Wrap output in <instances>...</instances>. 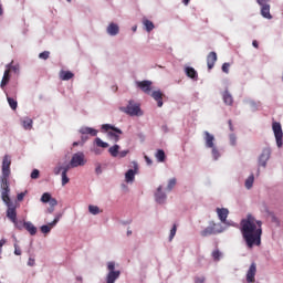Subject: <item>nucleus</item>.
<instances>
[{"mask_svg": "<svg viewBox=\"0 0 283 283\" xmlns=\"http://www.w3.org/2000/svg\"><path fill=\"white\" fill-rule=\"evenodd\" d=\"M57 223H59V218H55L51 223H49L46 226H42L41 231L43 233H50L52 231V228L56 227Z\"/></svg>", "mask_w": 283, "mask_h": 283, "instance_id": "21", "label": "nucleus"}, {"mask_svg": "<svg viewBox=\"0 0 283 283\" xmlns=\"http://www.w3.org/2000/svg\"><path fill=\"white\" fill-rule=\"evenodd\" d=\"M155 158H157L158 163H165L167 156L165 155V150L158 149L155 154Z\"/></svg>", "mask_w": 283, "mask_h": 283, "instance_id": "27", "label": "nucleus"}, {"mask_svg": "<svg viewBox=\"0 0 283 283\" xmlns=\"http://www.w3.org/2000/svg\"><path fill=\"white\" fill-rule=\"evenodd\" d=\"M138 171V166H135V169H129L126 174H125V180L126 182H133L134 180H136V172Z\"/></svg>", "mask_w": 283, "mask_h": 283, "instance_id": "17", "label": "nucleus"}, {"mask_svg": "<svg viewBox=\"0 0 283 283\" xmlns=\"http://www.w3.org/2000/svg\"><path fill=\"white\" fill-rule=\"evenodd\" d=\"M235 143H237V137H235V135L231 134L230 135V145H232L234 147Z\"/></svg>", "mask_w": 283, "mask_h": 283, "instance_id": "46", "label": "nucleus"}, {"mask_svg": "<svg viewBox=\"0 0 283 283\" xmlns=\"http://www.w3.org/2000/svg\"><path fill=\"white\" fill-rule=\"evenodd\" d=\"M195 283H205V277H195Z\"/></svg>", "mask_w": 283, "mask_h": 283, "instance_id": "52", "label": "nucleus"}, {"mask_svg": "<svg viewBox=\"0 0 283 283\" xmlns=\"http://www.w3.org/2000/svg\"><path fill=\"white\" fill-rule=\"evenodd\" d=\"M228 125L230 127V132H233V123L231 122V119H229Z\"/></svg>", "mask_w": 283, "mask_h": 283, "instance_id": "58", "label": "nucleus"}, {"mask_svg": "<svg viewBox=\"0 0 283 283\" xmlns=\"http://www.w3.org/2000/svg\"><path fill=\"white\" fill-rule=\"evenodd\" d=\"M205 140H206V147H208L209 149L216 147V145L213 144V142L216 140V137H213V135H211L209 132H205Z\"/></svg>", "mask_w": 283, "mask_h": 283, "instance_id": "18", "label": "nucleus"}, {"mask_svg": "<svg viewBox=\"0 0 283 283\" xmlns=\"http://www.w3.org/2000/svg\"><path fill=\"white\" fill-rule=\"evenodd\" d=\"M253 182H255V177L250 175L245 180V188L251 189L253 187Z\"/></svg>", "mask_w": 283, "mask_h": 283, "instance_id": "30", "label": "nucleus"}, {"mask_svg": "<svg viewBox=\"0 0 283 283\" xmlns=\"http://www.w3.org/2000/svg\"><path fill=\"white\" fill-rule=\"evenodd\" d=\"M143 24L146 28V32H151V30H154V28H155L154 22H151L150 20H147V19H145L143 21Z\"/></svg>", "mask_w": 283, "mask_h": 283, "instance_id": "29", "label": "nucleus"}, {"mask_svg": "<svg viewBox=\"0 0 283 283\" xmlns=\"http://www.w3.org/2000/svg\"><path fill=\"white\" fill-rule=\"evenodd\" d=\"M186 75L188 76V78H192L193 81H198V71H196V69L191 67V66H187L185 69Z\"/></svg>", "mask_w": 283, "mask_h": 283, "instance_id": "20", "label": "nucleus"}, {"mask_svg": "<svg viewBox=\"0 0 283 283\" xmlns=\"http://www.w3.org/2000/svg\"><path fill=\"white\" fill-rule=\"evenodd\" d=\"M230 67H231V64L226 62V63L222 64L221 70H222V72H224V74H229V69Z\"/></svg>", "mask_w": 283, "mask_h": 283, "instance_id": "43", "label": "nucleus"}, {"mask_svg": "<svg viewBox=\"0 0 283 283\" xmlns=\"http://www.w3.org/2000/svg\"><path fill=\"white\" fill-rule=\"evenodd\" d=\"M70 182V178L65 172H62V187H65Z\"/></svg>", "mask_w": 283, "mask_h": 283, "instance_id": "42", "label": "nucleus"}, {"mask_svg": "<svg viewBox=\"0 0 283 283\" xmlns=\"http://www.w3.org/2000/svg\"><path fill=\"white\" fill-rule=\"evenodd\" d=\"M39 169H34L32 172H31V178L33 180H36V178H39Z\"/></svg>", "mask_w": 283, "mask_h": 283, "instance_id": "44", "label": "nucleus"}, {"mask_svg": "<svg viewBox=\"0 0 283 283\" xmlns=\"http://www.w3.org/2000/svg\"><path fill=\"white\" fill-rule=\"evenodd\" d=\"M7 101L11 107V109H17V107L19 106V103H17V101L10 96L7 95Z\"/></svg>", "mask_w": 283, "mask_h": 283, "instance_id": "31", "label": "nucleus"}, {"mask_svg": "<svg viewBox=\"0 0 283 283\" xmlns=\"http://www.w3.org/2000/svg\"><path fill=\"white\" fill-rule=\"evenodd\" d=\"M176 178H172L168 181V186H167V189L168 191H171V189H174V187H176Z\"/></svg>", "mask_w": 283, "mask_h": 283, "instance_id": "40", "label": "nucleus"}, {"mask_svg": "<svg viewBox=\"0 0 283 283\" xmlns=\"http://www.w3.org/2000/svg\"><path fill=\"white\" fill-rule=\"evenodd\" d=\"M127 235H132V230H127Z\"/></svg>", "mask_w": 283, "mask_h": 283, "instance_id": "64", "label": "nucleus"}, {"mask_svg": "<svg viewBox=\"0 0 283 283\" xmlns=\"http://www.w3.org/2000/svg\"><path fill=\"white\" fill-rule=\"evenodd\" d=\"M96 174H101V166L95 169Z\"/></svg>", "mask_w": 283, "mask_h": 283, "instance_id": "63", "label": "nucleus"}, {"mask_svg": "<svg viewBox=\"0 0 283 283\" xmlns=\"http://www.w3.org/2000/svg\"><path fill=\"white\" fill-rule=\"evenodd\" d=\"M24 198H25V192H20V193H18V196H17L18 202L23 201Z\"/></svg>", "mask_w": 283, "mask_h": 283, "instance_id": "45", "label": "nucleus"}, {"mask_svg": "<svg viewBox=\"0 0 283 283\" xmlns=\"http://www.w3.org/2000/svg\"><path fill=\"white\" fill-rule=\"evenodd\" d=\"M22 125L24 129H32V119L25 118L22 120Z\"/></svg>", "mask_w": 283, "mask_h": 283, "instance_id": "34", "label": "nucleus"}, {"mask_svg": "<svg viewBox=\"0 0 283 283\" xmlns=\"http://www.w3.org/2000/svg\"><path fill=\"white\" fill-rule=\"evenodd\" d=\"M261 15L264 19H273V15H271V6L270 4H265V6L261 7Z\"/></svg>", "mask_w": 283, "mask_h": 283, "instance_id": "22", "label": "nucleus"}, {"mask_svg": "<svg viewBox=\"0 0 283 283\" xmlns=\"http://www.w3.org/2000/svg\"><path fill=\"white\" fill-rule=\"evenodd\" d=\"M14 255H21V248L17 243L14 244Z\"/></svg>", "mask_w": 283, "mask_h": 283, "instance_id": "48", "label": "nucleus"}, {"mask_svg": "<svg viewBox=\"0 0 283 283\" xmlns=\"http://www.w3.org/2000/svg\"><path fill=\"white\" fill-rule=\"evenodd\" d=\"M155 199H156V202H158L159 205H164L165 200H167V195L163 192V186H159L157 188V192L155 193Z\"/></svg>", "mask_w": 283, "mask_h": 283, "instance_id": "15", "label": "nucleus"}, {"mask_svg": "<svg viewBox=\"0 0 283 283\" xmlns=\"http://www.w3.org/2000/svg\"><path fill=\"white\" fill-rule=\"evenodd\" d=\"M271 158V148H264L259 156V167H266V163Z\"/></svg>", "mask_w": 283, "mask_h": 283, "instance_id": "8", "label": "nucleus"}, {"mask_svg": "<svg viewBox=\"0 0 283 283\" xmlns=\"http://www.w3.org/2000/svg\"><path fill=\"white\" fill-rule=\"evenodd\" d=\"M13 63H14V61H12L11 63H9V65H11L10 72H11V70H12L13 72H19V65H12Z\"/></svg>", "mask_w": 283, "mask_h": 283, "instance_id": "47", "label": "nucleus"}, {"mask_svg": "<svg viewBox=\"0 0 283 283\" xmlns=\"http://www.w3.org/2000/svg\"><path fill=\"white\" fill-rule=\"evenodd\" d=\"M49 203L51 207H56V205H59V201H56V199H54V198H51Z\"/></svg>", "mask_w": 283, "mask_h": 283, "instance_id": "51", "label": "nucleus"}, {"mask_svg": "<svg viewBox=\"0 0 283 283\" xmlns=\"http://www.w3.org/2000/svg\"><path fill=\"white\" fill-rule=\"evenodd\" d=\"M80 134H82V136H86V135H88V136H97L98 130H96V129H94L92 127L85 126V127L80 128Z\"/></svg>", "mask_w": 283, "mask_h": 283, "instance_id": "19", "label": "nucleus"}, {"mask_svg": "<svg viewBox=\"0 0 283 283\" xmlns=\"http://www.w3.org/2000/svg\"><path fill=\"white\" fill-rule=\"evenodd\" d=\"M255 273H258V266L255 265V263H252L247 273V282H255Z\"/></svg>", "mask_w": 283, "mask_h": 283, "instance_id": "11", "label": "nucleus"}, {"mask_svg": "<svg viewBox=\"0 0 283 283\" xmlns=\"http://www.w3.org/2000/svg\"><path fill=\"white\" fill-rule=\"evenodd\" d=\"M12 223L14 224L15 229H19V231L24 229L23 221H19L15 219V221H12Z\"/></svg>", "mask_w": 283, "mask_h": 283, "instance_id": "37", "label": "nucleus"}, {"mask_svg": "<svg viewBox=\"0 0 283 283\" xmlns=\"http://www.w3.org/2000/svg\"><path fill=\"white\" fill-rule=\"evenodd\" d=\"M86 164H87V159H85V154H83V151H78L72 156L70 161V167L74 169L76 167H84V165Z\"/></svg>", "mask_w": 283, "mask_h": 283, "instance_id": "5", "label": "nucleus"}, {"mask_svg": "<svg viewBox=\"0 0 283 283\" xmlns=\"http://www.w3.org/2000/svg\"><path fill=\"white\" fill-rule=\"evenodd\" d=\"M95 144L97 147H102V149H107V147H109V144L101 140V138H95Z\"/></svg>", "mask_w": 283, "mask_h": 283, "instance_id": "32", "label": "nucleus"}, {"mask_svg": "<svg viewBox=\"0 0 283 283\" xmlns=\"http://www.w3.org/2000/svg\"><path fill=\"white\" fill-rule=\"evenodd\" d=\"M222 255V253L220 252V250H214L212 252V258L216 262H218L220 260V256Z\"/></svg>", "mask_w": 283, "mask_h": 283, "instance_id": "39", "label": "nucleus"}, {"mask_svg": "<svg viewBox=\"0 0 283 283\" xmlns=\"http://www.w3.org/2000/svg\"><path fill=\"white\" fill-rule=\"evenodd\" d=\"M23 227L30 233V235H36V228L34 227V224L32 222L24 221Z\"/></svg>", "mask_w": 283, "mask_h": 283, "instance_id": "23", "label": "nucleus"}, {"mask_svg": "<svg viewBox=\"0 0 283 283\" xmlns=\"http://www.w3.org/2000/svg\"><path fill=\"white\" fill-rule=\"evenodd\" d=\"M118 149H120V146H118V145H114L113 147H111L109 149H108V153L111 154V156H113V158H117V156H118Z\"/></svg>", "mask_w": 283, "mask_h": 283, "instance_id": "28", "label": "nucleus"}, {"mask_svg": "<svg viewBox=\"0 0 283 283\" xmlns=\"http://www.w3.org/2000/svg\"><path fill=\"white\" fill-rule=\"evenodd\" d=\"M6 67L7 69L4 71L2 81L0 83L1 90H3L6 87V85H8V83H10V67H11V64H7Z\"/></svg>", "mask_w": 283, "mask_h": 283, "instance_id": "14", "label": "nucleus"}, {"mask_svg": "<svg viewBox=\"0 0 283 283\" xmlns=\"http://www.w3.org/2000/svg\"><path fill=\"white\" fill-rule=\"evenodd\" d=\"M124 112L126 114H129V116H139L140 105L138 104L133 105L132 102H129V105L126 108H124Z\"/></svg>", "mask_w": 283, "mask_h": 283, "instance_id": "9", "label": "nucleus"}, {"mask_svg": "<svg viewBox=\"0 0 283 283\" xmlns=\"http://www.w3.org/2000/svg\"><path fill=\"white\" fill-rule=\"evenodd\" d=\"M224 231V228H222L221 224H218L216 222H210V224L200 232V235L202 238H208V235H217L218 233H222Z\"/></svg>", "mask_w": 283, "mask_h": 283, "instance_id": "4", "label": "nucleus"}, {"mask_svg": "<svg viewBox=\"0 0 283 283\" xmlns=\"http://www.w3.org/2000/svg\"><path fill=\"white\" fill-rule=\"evenodd\" d=\"M12 165V157L4 155L2 159V175L0 176V189L2 202L7 205V218L11 222H17V205L10 200V166Z\"/></svg>", "mask_w": 283, "mask_h": 283, "instance_id": "1", "label": "nucleus"}, {"mask_svg": "<svg viewBox=\"0 0 283 283\" xmlns=\"http://www.w3.org/2000/svg\"><path fill=\"white\" fill-rule=\"evenodd\" d=\"M88 211L92 216H98V213H101V208L97 206H88Z\"/></svg>", "mask_w": 283, "mask_h": 283, "instance_id": "33", "label": "nucleus"}, {"mask_svg": "<svg viewBox=\"0 0 283 283\" xmlns=\"http://www.w3.org/2000/svg\"><path fill=\"white\" fill-rule=\"evenodd\" d=\"M151 81L148 80L137 82V87H139V90H142V92H144L145 94H151Z\"/></svg>", "mask_w": 283, "mask_h": 283, "instance_id": "10", "label": "nucleus"}, {"mask_svg": "<svg viewBox=\"0 0 283 283\" xmlns=\"http://www.w3.org/2000/svg\"><path fill=\"white\" fill-rule=\"evenodd\" d=\"M217 216L223 224H227V218H229V209L227 208H217Z\"/></svg>", "mask_w": 283, "mask_h": 283, "instance_id": "12", "label": "nucleus"}, {"mask_svg": "<svg viewBox=\"0 0 283 283\" xmlns=\"http://www.w3.org/2000/svg\"><path fill=\"white\" fill-rule=\"evenodd\" d=\"M127 154H129V150H122L118 153L117 156H119V158H125V156H127Z\"/></svg>", "mask_w": 283, "mask_h": 283, "instance_id": "50", "label": "nucleus"}, {"mask_svg": "<svg viewBox=\"0 0 283 283\" xmlns=\"http://www.w3.org/2000/svg\"><path fill=\"white\" fill-rule=\"evenodd\" d=\"M34 264H35V261H34V259H32V258H29V261H28V266H34Z\"/></svg>", "mask_w": 283, "mask_h": 283, "instance_id": "53", "label": "nucleus"}, {"mask_svg": "<svg viewBox=\"0 0 283 283\" xmlns=\"http://www.w3.org/2000/svg\"><path fill=\"white\" fill-rule=\"evenodd\" d=\"M107 34H109V36H116V34H118V32H120V28L118 27V24L112 22L107 29H106Z\"/></svg>", "mask_w": 283, "mask_h": 283, "instance_id": "16", "label": "nucleus"}, {"mask_svg": "<svg viewBox=\"0 0 283 283\" xmlns=\"http://www.w3.org/2000/svg\"><path fill=\"white\" fill-rule=\"evenodd\" d=\"M256 2L259 3V6L264 7V6H269V0H256Z\"/></svg>", "mask_w": 283, "mask_h": 283, "instance_id": "49", "label": "nucleus"}, {"mask_svg": "<svg viewBox=\"0 0 283 283\" xmlns=\"http://www.w3.org/2000/svg\"><path fill=\"white\" fill-rule=\"evenodd\" d=\"M252 45H253V48H256V49L260 48V44H258V40H254V41L252 42Z\"/></svg>", "mask_w": 283, "mask_h": 283, "instance_id": "57", "label": "nucleus"}, {"mask_svg": "<svg viewBox=\"0 0 283 283\" xmlns=\"http://www.w3.org/2000/svg\"><path fill=\"white\" fill-rule=\"evenodd\" d=\"M60 78L61 81H71V78H74V73L72 71H61Z\"/></svg>", "mask_w": 283, "mask_h": 283, "instance_id": "25", "label": "nucleus"}, {"mask_svg": "<svg viewBox=\"0 0 283 283\" xmlns=\"http://www.w3.org/2000/svg\"><path fill=\"white\" fill-rule=\"evenodd\" d=\"M113 92H118V86L114 85L112 86Z\"/></svg>", "mask_w": 283, "mask_h": 283, "instance_id": "61", "label": "nucleus"}, {"mask_svg": "<svg viewBox=\"0 0 283 283\" xmlns=\"http://www.w3.org/2000/svg\"><path fill=\"white\" fill-rule=\"evenodd\" d=\"M3 245H6V240H4V239H1V240H0V250L3 248Z\"/></svg>", "mask_w": 283, "mask_h": 283, "instance_id": "59", "label": "nucleus"}, {"mask_svg": "<svg viewBox=\"0 0 283 283\" xmlns=\"http://www.w3.org/2000/svg\"><path fill=\"white\" fill-rule=\"evenodd\" d=\"M222 98L227 105H233V96L231 95V93H229V91L223 92Z\"/></svg>", "mask_w": 283, "mask_h": 283, "instance_id": "26", "label": "nucleus"}, {"mask_svg": "<svg viewBox=\"0 0 283 283\" xmlns=\"http://www.w3.org/2000/svg\"><path fill=\"white\" fill-rule=\"evenodd\" d=\"M212 156L214 160H218L220 158V151L218 150V148H216V146L212 147Z\"/></svg>", "mask_w": 283, "mask_h": 283, "instance_id": "41", "label": "nucleus"}, {"mask_svg": "<svg viewBox=\"0 0 283 283\" xmlns=\"http://www.w3.org/2000/svg\"><path fill=\"white\" fill-rule=\"evenodd\" d=\"M94 154H96V156H99V154H102L101 149L96 148L94 149Z\"/></svg>", "mask_w": 283, "mask_h": 283, "instance_id": "60", "label": "nucleus"}, {"mask_svg": "<svg viewBox=\"0 0 283 283\" xmlns=\"http://www.w3.org/2000/svg\"><path fill=\"white\" fill-rule=\"evenodd\" d=\"M145 160H146L147 165H153V161L148 156H145Z\"/></svg>", "mask_w": 283, "mask_h": 283, "instance_id": "56", "label": "nucleus"}, {"mask_svg": "<svg viewBox=\"0 0 283 283\" xmlns=\"http://www.w3.org/2000/svg\"><path fill=\"white\" fill-rule=\"evenodd\" d=\"M107 269L109 272L106 276V283H115L117 281V279L120 277V271L114 270V269H116V263H114V262H108Z\"/></svg>", "mask_w": 283, "mask_h": 283, "instance_id": "6", "label": "nucleus"}, {"mask_svg": "<svg viewBox=\"0 0 283 283\" xmlns=\"http://www.w3.org/2000/svg\"><path fill=\"white\" fill-rule=\"evenodd\" d=\"M61 171H63V167H59L54 170L55 176H59V174H61Z\"/></svg>", "mask_w": 283, "mask_h": 283, "instance_id": "55", "label": "nucleus"}, {"mask_svg": "<svg viewBox=\"0 0 283 283\" xmlns=\"http://www.w3.org/2000/svg\"><path fill=\"white\" fill-rule=\"evenodd\" d=\"M51 198H52V195H50V192H44L41 197V201L49 202Z\"/></svg>", "mask_w": 283, "mask_h": 283, "instance_id": "38", "label": "nucleus"}, {"mask_svg": "<svg viewBox=\"0 0 283 283\" xmlns=\"http://www.w3.org/2000/svg\"><path fill=\"white\" fill-rule=\"evenodd\" d=\"M218 61V53L216 52H210L207 56V66L208 70H213L216 62Z\"/></svg>", "mask_w": 283, "mask_h": 283, "instance_id": "13", "label": "nucleus"}, {"mask_svg": "<svg viewBox=\"0 0 283 283\" xmlns=\"http://www.w3.org/2000/svg\"><path fill=\"white\" fill-rule=\"evenodd\" d=\"M39 59H42L43 61H48L50 59V51H44L40 53Z\"/></svg>", "mask_w": 283, "mask_h": 283, "instance_id": "36", "label": "nucleus"}, {"mask_svg": "<svg viewBox=\"0 0 283 283\" xmlns=\"http://www.w3.org/2000/svg\"><path fill=\"white\" fill-rule=\"evenodd\" d=\"M102 129H104V132H107L108 138H111V140H114V143H118L120 140V135H123V130H120V128H116L111 124H104L102 125Z\"/></svg>", "mask_w": 283, "mask_h": 283, "instance_id": "3", "label": "nucleus"}, {"mask_svg": "<svg viewBox=\"0 0 283 283\" xmlns=\"http://www.w3.org/2000/svg\"><path fill=\"white\" fill-rule=\"evenodd\" d=\"M240 224L247 247L249 249H253L255 245L260 247L262 242V221L255 220L252 214H248L245 219L241 220Z\"/></svg>", "mask_w": 283, "mask_h": 283, "instance_id": "2", "label": "nucleus"}, {"mask_svg": "<svg viewBox=\"0 0 283 283\" xmlns=\"http://www.w3.org/2000/svg\"><path fill=\"white\" fill-rule=\"evenodd\" d=\"M151 97L157 102L158 107H163V92L155 91L153 92Z\"/></svg>", "mask_w": 283, "mask_h": 283, "instance_id": "24", "label": "nucleus"}, {"mask_svg": "<svg viewBox=\"0 0 283 283\" xmlns=\"http://www.w3.org/2000/svg\"><path fill=\"white\" fill-rule=\"evenodd\" d=\"M176 231H178V226L174 224L171 230H170V235H169V241L174 240L176 238Z\"/></svg>", "mask_w": 283, "mask_h": 283, "instance_id": "35", "label": "nucleus"}, {"mask_svg": "<svg viewBox=\"0 0 283 283\" xmlns=\"http://www.w3.org/2000/svg\"><path fill=\"white\" fill-rule=\"evenodd\" d=\"M189 1L191 0H182L184 6H189Z\"/></svg>", "mask_w": 283, "mask_h": 283, "instance_id": "62", "label": "nucleus"}, {"mask_svg": "<svg viewBox=\"0 0 283 283\" xmlns=\"http://www.w3.org/2000/svg\"><path fill=\"white\" fill-rule=\"evenodd\" d=\"M70 167L71 166L62 167V174H66L67 175V171H70Z\"/></svg>", "mask_w": 283, "mask_h": 283, "instance_id": "54", "label": "nucleus"}, {"mask_svg": "<svg viewBox=\"0 0 283 283\" xmlns=\"http://www.w3.org/2000/svg\"><path fill=\"white\" fill-rule=\"evenodd\" d=\"M272 129L274 132L275 140L277 147H282L283 145V132H282V124L280 122H273Z\"/></svg>", "mask_w": 283, "mask_h": 283, "instance_id": "7", "label": "nucleus"}]
</instances>
